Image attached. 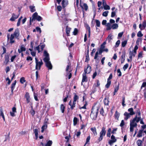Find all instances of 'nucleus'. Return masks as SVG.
Wrapping results in <instances>:
<instances>
[{"label":"nucleus","mask_w":146,"mask_h":146,"mask_svg":"<svg viewBox=\"0 0 146 146\" xmlns=\"http://www.w3.org/2000/svg\"><path fill=\"white\" fill-rule=\"evenodd\" d=\"M140 117H137V116H136L135 118L130 121V129L131 132L133 131V127H136L137 125V123L135 122V121H136L137 123H138L140 121Z\"/></svg>","instance_id":"obj_1"},{"label":"nucleus","mask_w":146,"mask_h":146,"mask_svg":"<svg viewBox=\"0 0 146 146\" xmlns=\"http://www.w3.org/2000/svg\"><path fill=\"white\" fill-rule=\"evenodd\" d=\"M98 110V108L96 105H95L93 107L90 115L91 117L93 119L95 120L96 118Z\"/></svg>","instance_id":"obj_2"},{"label":"nucleus","mask_w":146,"mask_h":146,"mask_svg":"<svg viewBox=\"0 0 146 146\" xmlns=\"http://www.w3.org/2000/svg\"><path fill=\"white\" fill-rule=\"evenodd\" d=\"M35 58L36 63L35 69L37 70H39L43 64L42 61L41 60L40 61H38L37 58L36 57Z\"/></svg>","instance_id":"obj_3"},{"label":"nucleus","mask_w":146,"mask_h":146,"mask_svg":"<svg viewBox=\"0 0 146 146\" xmlns=\"http://www.w3.org/2000/svg\"><path fill=\"white\" fill-rule=\"evenodd\" d=\"M71 69L70 66L69 65H68L66 68V72L67 74L66 76H68L69 79H70L72 76V74L71 72Z\"/></svg>","instance_id":"obj_4"},{"label":"nucleus","mask_w":146,"mask_h":146,"mask_svg":"<svg viewBox=\"0 0 146 146\" xmlns=\"http://www.w3.org/2000/svg\"><path fill=\"white\" fill-rule=\"evenodd\" d=\"M105 129L106 128L104 127H102V130L100 133V136L99 139V141H101L103 137L105 135L106 132Z\"/></svg>","instance_id":"obj_5"},{"label":"nucleus","mask_w":146,"mask_h":146,"mask_svg":"<svg viewBox=\"0 0 146 146\" xmlns=\"http://www.w3.org/2000/svg\"><path fill=\"white\" fill-rule=\"evenodd\" d=\"M138 48V47L137 45H136L135 47L133 52H130L129 53V58L131 60L132 59V56H133L134 57L135 56L136 53V50Z\"/></svg>","instance_id":"obj_6"},{"label":"nucleus","mask_w":146,"mask_h":146,"mask_svg":"<svg viewBox=\"0 0 146 146\" xmlns=\"http://www.w3.org/2000/svg\"><path fill=\"white\" fill-rule=\"evenodd\" d=\"M20 15V13L18 14H16L14 13L12 14L11 18L10 19V21H15L19 17Z\"/></svg>","instance_id":"obj_7"},{"label":"nucleus","mask_w":146,"mask_h":146,"mask_svg":"<svg viewBox=\"0 0 146 146\" xmlns=\"http://www.w3.org/2000/svg\"><path fill=\"white\" fill-rule=\"evenodd\" d=\"M44 57L43 59V60L44 62H46L50 60L49 54L46 51H44Z\"/></svg>","instance_id":"obj_8"},{"label":"nucleus","mask_w":146,"mask_h":146,"mask_svg":"<svg viewBox=\"0 0 146 146\" xmlns=\"http://www.w3.org/2000/svg\"><path fill=\"white\" fill-rule=\"evenodd\" d=\"M9 34H7V37L8 39H10V42L12 44L14 43L15 42V40H14V37H15V36L11 34V35L10 37L9 38Z\"/></svg>","instance_id":"obj_9"},{"label":"nucleus","mask_w":146,"mask_h":146,"mask_svg":"<svg viewBox=\"0 0 146 146\" xmlns=\"http://www.w3.org/2000/svg\"><path fill=\"white\" fill-rule=\"evenodd\" d=\"M128 118L131 116L135 114V112L133 111V109L132 108L128 109Z\"/></svg>","instance_id":"obj_10"},{"label":"nucleus","mask_w":146,"mask_h":146,"mask_svg":"<svg viewBox=\"0 0 146 146\" xmlns=\"http://www.w3.org/2000/svg\"><path fill=\"white\" fill-rule=\"evenodd\" d=\"M111 140L109 142V143L111 145L113 143L115 142L116 141V139L113 135H112L111 137Z\"/></svg>","instance_id":"obj_11"},{"label":"nucleus","mask_w":146,"mask_h":146,"mask_svg":"<svg viewBox=\"0 0 146 146\" xmlns=\"http://www.w3.org/2000/svg\"><path fill=\"white\" fill-rule=\"evenodd\" d=\"M19 30L18 29H16L14 33L12 34L16 38H18L19 35Z\"/></svg>","instance_id":"obj_12"},{"label":"nucleus","mask_w":146,"mask_h":146,"mask_svg":"<svg viewBox=\"0 0 146 146\" xmlns=\"http://www.w3.org/2000/svg\"><path fill=\"white\" fill-rule=\"evenodd\" d=\"M45 62V63L46 66L49 69H52V66L50 60L46 62Z\"/></svg>","instance_id":"obj_13"},{"label":"nucleus","mask_w":146,"mask_h":146,"mask_svg":"<svg viewBox=\"0 0 146 146\" xmlns=\"http://www.w3.org/2000/svg\"><path fill=\"white\" fill-rule=\"evenodd\" d=\"M25 97L26 99L27 102L28 103H29L30 102L31 100L30 96L29 95V93L28 92H27L25 95Z\"/></svg>","instance_id":"obj_14"},{"label":"nucleus","mask_w":146,"mask_h":146,"mask_svg":"<svg viewBox=\"0 0 146 146\" xmlns=\"http://www.w3.org/2000/svg\"><path fill=\"white\" fill-rule=\"evenodd\" d=\"M38 16V14L37 13H35L33 15L32 17L33 18L32 19H31V18L30 19V22H31L33 21L34 20H35L36 19V17Z\"/></svg>","instance_id":"obj_15"},{"label":"nucleus","mask_w":146,"mask_h":146,"mask_svg":"<svg viewBox=\"0 0 146 146\" xmlns=\"http://www.w3.org/2000/svg\"><path fill=\"white\" fill-rule=\"evenodd\" d=\"M91 71V67L89 65H88L86 69L84 70V73L85 74H89L90 72Z\"/></svg>","instance_id":"obj_16"},{"label":"nucleus","mask_w":146,"mask_h":146,"mask_svg":"<svg viewBox=\"0 0 146 146\" xmlns=\"http://www.w3.org/2000/svg\"><path fill=\"white\" fill-rule=\"evenodd\" d=\"M20 49H19L18 51V52L20 53L23 51H25L26 50V48L25 47V46L23 45L20 46Z\"/></svg>","instance_id":"obj_17"},{"label":"nucleus","mask_w":146,"mask_h":146,"mask_svg":"<svg viewBox=\"0 0 146 146\" xmlns=\"http://www.w3.org/2000/svg\"><path fill=\"white\" fill-rule=\"evenodd\" d=\"M87 77L86 76V74L84 73L83 74V78L82 81V82H87Z\"/></svg>","instance_id":"obj_18"},{"label":"nucleus","mask_w":146,"mask_h":146,"mask_svg":"<svg viewBox=\"0 0 146 146\" xmlns=\"http://www.w3.org/2000/svg\"><path fill=\"white\" fill-rule=\"evenodd\" d=\"M78 96L76 95H75L73 98V104H76V102L77 100H78Z\"/></svg>","instance_id":"obj_19"},{"label":"nucleus","mask_w":146,"mask_h":146,"mask_svg":"<svg viewBox=\"0 0 146 146\" xmlns=\"http://www.w3.org/2000/svg\"><path fill=\"white\" fill-rule=\"evenodd\" d=\"M68 4L67 0H63L62 1V7H65Z\"/></svg>","instance_id":"obj_20"},{"label":"nucleus","mask_w":146,"mask_h":146,"mask_svg":"<svg viewBox=\"0 0 146 146\" xmlns=\"http://www.w3.org/2000/svg\"><path fill=\"white\" fill-rule=\"evenodd\" d=\"M91 131L93 133V134L95 136H96L97 135V133L96 131V129L95 127L92 128H91Z\"/></svg>","instance_id":"obj_21"},{"label":"nucleus","mask_w":146,"mask_h":146,"mask_svg":"<svg viewBox=\"0 0 146 146\" xmlns=\"http://www.w3.org/2000/svg\"><path fill=\"white\" fill-rule=\"evenodd\" d=\"M120 115V113L118 112L117 111H115V118L117 120H119V117Z\"/></svg>","instance_id":"obj_22"},{"label":"nucleus","mask_w":146,"mask_h":146,"mask_svg":"<svg viewBox=\"0 0 146 146\" xmlns=\"http://www.w3.org/2000/svg\"><path fill=\"white\" fill-rule=\"evenodd\" d=\"M69 104L70 106V108L72 110H73L76 104H74L73 102L72 103V102L71 101H70L69 102Z\"/></svg>","instance_id":"obj_23"},{"label":"nucleus","mask_w":146,"mask_h":146,"mask_svg":"<svg viewBox=\"0 0 146 146\" xmlns=\"http://www.w3.org/2000/svg\"><path fill=\"white\" fill-rule=\"evenodd\" d=\"M16 80L14 82H13L11 86V92H12L14 90L15 86L16 85Z\"/></svg>","instance_id":"obj_24"},{"label":"nucleus","mask_w":146,"mask_h":146,"mask_svg":"<svg viewBox=\"0 0 146 146\" xmlns=\"http://www.w3.org/2000/svg\"><path fill=\"white\" fill-rule=\"evenodd\" d=\"M34 131L36 137V139H37L38 138V130L37 129H35L34 130Z\"/></svg>","instance_id":"obj_25"},{"label":"nucleus","mask_w":146,"mask_h":146,"mask_svg":"<svg viewBox=\"0 0 146 146\" xmlns=\"http://www.w3.org/2000/svg\"><path fill=\"white\" fill-rule=\"evenodd\" d=\"M47 125L45 123L42 127L41 132L43 133L44 132V130L47 128Z\"/></svg>","instance_id":"obj_26"},{"label":"nucleus","mask_w":146,"mask_h":146,"mask_svg":"<svg viewBox=\"0 0 146 146\" xmlns=\"http://www.w3.org/2000/svg\"><path fill=\"white\" fill-rule=\"evenodd\" d=\"M71 28L67 27H66V33L67 36H69V33H70V30H71Z\"/></svg>","instance_id":"obj_27"},{"label":"nucleus","mask_w":146,"mask_h":146,"mask_svg":"<svg viewBox=\"0 0 146 146\" xmlns=\"http://www.w3.org/2000/svg\"><path fill=\"white\" fill-rule=\"evenodd\" d=\"M65 106L63 104H61L60 106V110H61L62 112L63 113L64 111Z\"/></svg>","instance_id":"obj_28"},{"label":"nucleus","mask_w":146,"mask_h":146,"mask_svg":"<svg viewBox=\"0 0 146 146\" xmlns=\"http://www.w3.org/2000/svg\"><path fill=\"white\" fill-rule=\"evenodd\" d=\"M29 8L30 9V11L31 12H34L36 10L35 7L33 5L30 6L29 7Z\"/></svg>","instance_id":"obj_29"},{"label":"nucleus","mask_w":146,"mask_h":146,"mask_svg":"<svg viewBox=\"0 0 146 146\" xmlns=\"http://www.w3.org/2000/svg\"><path fill=\"white\" fill-rule=\"evenodd\" d=\"M111 129L110 128H109L108 130V131L107 134V137H110L111 136Z\"/></svg>","instance_id":"obj_30"},{"label":"nucleus","mask_w":146,"mask_h":146,"mask_svg":"<svg viewBox=\"0 0 146 146\" xmlns=\"http://www.w3.org/2000/svg\"><path fill=\"white\" fill-rule=\"evenodd\" d=\"M143 130H140L137 135V136L138 137H140L142 136V133H143Z\"/></svg>","instance_id":"obj_31"},{"label":"nucleus","mask_w":146,"mask_h":146,"mask_svg":"<svg viewBox=\"0 0 146 146\" xmlns=\"http://www.w3.org/2000/svg\"><path fill=\"white\" fill-rule=\"evenodd\" d=\"M119 85L116 86H115L114 91L113 93V95H115V93L117 92L118 90H119Z\"/></svg>","instance_id":"obj_32"},{"label":"nucleus","mask_w":146,"mask_h":146,"mask_svg":"<svg viewBox=\"0 0 146 146\" xmlns=\"http://www.w3.org/2000/svg\"><path fill=\"white\" fill-rule=\"evenodd\" d=\"M104 103L105 105H108L109 103L108 99L106 98H105L104 100Z\"/></svg>","instance_id":"obj_33"},{"label":"nucleus","mask_w":146,"mask_h":146,"mask_svg":"<svg viewBox=\"0 0 146 146\" xmlns=\"http://www.w3.org/2000/svg\"><path fill=\"white\" fill-rule=\"evenodd\" d=\"M23 17L22 16L21 17L18 19L17 23V27L19 26L20 24V23H21V19Z\"/></svg>","instance_id":"obj_34"},{"label":"nucleus","mask_w":146,"mask_h":146,"mask_svg":"<svg viewBox=\"0 0 146 146\" xmlns=\"http://www.w3.org/2000/svg\"><path fill=\"white\" fill-rule=\"evenodd\" d=\"M105 10H110V6L106 4L103 6Z\"/></svg>","instance_id":"obj_35"},{"label":"nucleus","mask_w":146,"mask_h":146,"mask_svg":"<svg viewBox=\"0 0 146 146\" xmlns=\"http://www.w3.org/2000/svg\"><path fill=\"white\" fill-rule=\"evenodd\" d=\"M9 57L8 56H6L5 57V60L4 61V63L6 64H7L9 61Z\"/></svg>","instance_id":"obj_36"},{"label":"nucleus","mask_w":146,"mask_h":146,"mask_svg":"<svg viewBox=\"0 0 146 146\" xmlns=\"http://www.w3.org/2000/svg\"><path fill=\"white\" fill-rule=\"evenodd\" d=\"M118 27V25L117 24H113L112 26V28L113 29H117Z\"/></svg>","instance_id":"obj_37"},{"label":"nucleus","mask_w":146,"mask_h":146,"mask_svg":"<svg viewBox=\"0 0 146 146\" xmlns=\"http://www.w3.org/2000/svg\"><path fill=\"white\" fill-rule=\"evenodd\" d=\"M107 30H109L112 28V26H111V24L110 23H108L107 24Z\"/></svg>","instance_id":"obj_38"},{"label":"nucleus","mask_w":146,"mask_h":146,"mask_svg":"<svg viewBox=\"0 0 146 146\" xmlns=\"http://www.w3.org/2000/svg\"><path fill=\"white\" fill-rule=\"evenodd\" d=\"M137 143L138 146H141L142 141L140 140H138L137 141Z\"/></svg>","instance_id":"obj_39"},{"label":"nucleus","mask_w":146,"mask_h":146,"mask_svg":"<svg viewBox=\"0 0 146 146\" xmlns=\"http://www.w3.org/2000/svg\"><path fill=\"white\" fill-rule=\"evenodd\" d=\"M113 38V36L111 34L110 35L108 38H107V39L108 40L109 42H110V41Z\"/></svg>","instance_id":"obj_40"},{"label":"nucleus","mask_w":146,"mask_h":146,"mask_svg":"<svg viewBox=\"0 0 146 146\" xmlns=\"http://www.w3.org/2000/svg\"><path fill=\"white\" fill-rule=\"evenodd\" d=\"M111 83V81H107V83L105 86L106 87L108 88L109 87Z\"/></svg>","instance_id":"obj_41"},{"label":"nucleus","mask_w":146,"mask_h":146,"mask_svg":"<svg viewBox=\"0 0 146 146\" xmlns=\"http://www.w3.org/2000/svg\"><path fill=\"white\" fill-rule=\"evenodd\" d=\"M52 144V142L51 141L49 140L46 144L45 146H51Z\"/></svg>","instance_id":"obj_42"},{"label":"nucleus","mask_w":146,"mask_h":146,"mask_svg":"<svg viewBox=\"0 0 146 146\" xmlns=\"http://www.w3.org/2000/svg\"><path fill=\"white\" fill-rule=\"evenodd\" d=\"M108 13L109 11H106L103 13L102 15L104 17H107L108 16Z\"/></svg>","instance_id":"obj_43"},{"label":"nucleus","mask_w":146,"mask_h":146,"mask_svg":"<svg viewBox=\"0 0 146 146\" xmlns=\"http://www.w3.org/2000/svg\"><path fill=\"white\" fill-rule=\"evenodd\" d=\"M0 115L2 117V118L3 119V120L4 121H5V116H4V115L3 114V113L2 110L0 111Z\"/></svg>","instance_id":"obj_44"},{"label":"nucleus","mask_w":146,"mask_h":146,"mask_svg":"<svg viewBox=\"0 0 146 146\" xmlns=\"http://www.w3.org/2000/svg\"><path fill=\"white\" fill-rule=\"evenodd\" d=\"M74 125H75L77 123V118L76 117H75L73 120Z\"/></svg>","instance_id":"obj_45"},{"label":"nucleus","mask_w":146,"mask_h":146,"mask_svg":"<svg viewBox=\"0 0 146 146\" xmlns=\"http://www.w3.org/2000/svg\"><path fill=\"white\" fill-rule=\"evenodd\" d=\"M125 57V55L124 54H123L121 56V63H123L125 60V59L124 57Z\"/></svg>","instance_id":"obj_46"},{"label":"nucleus","mask_w":146,"mask_h":146,"mask_svg":"<svg viewBox=\"0 0 146 146\" xmlns=\"http://www.w3.org/2000/svg\"><path fill=\"white\" fill-rule=\"evenodd\" d=\"M82 8L84 9L86 11H87L88 9V7L87 5L86 4L83 5Z\"/></svg>","instance_id":"obj_47"},{"label":"nucleus","mask_w":146,"mask_h":146,"mask_svg":"<svg viewBox=\"0 0 146 146\" xmlns=\"http://www.w3.org/2000/svg\"><path fill=\"white\" fill-rule=\"evenodd\" d=\"M138 37H141L143 36V34L141 33V31H139L137 34Z\"/></svg>","instance_id":"obj_48"},{"label":"nucleus","mask_w":146,"mask_h":146,"mask_svg":"<svg viewBox=\"0 0 146 146\" xmlns=\"http://www.w3.org/2000/svg\"><path fill=\"white\" fill-rule=\"evenodd\" d=\"M117 75L118 76H120L121 75V73L120 71V70L119 69H118L117 71Z\"/></svg>","instance_id":"obj_49"},{"label":"nucleus","mask_w":146,"mask_h":146,"mask_svg":"<svg viewBox=\"0 0 146 146\" xmlns=\"http://www.w3.org/2000/svg\"><path fill=\"white\" fill-rule=\"evenodd\" d=\"M89 60V58L88 56V54L86 55V62H88Z\"/></svg>","instance_id":"obj_50"},{"label":"nucleus","mask_w":146,"mask_h":146,"mask_svg":"<svg viewBox=\"0 0 146 146\" xmlns=\"http://www.w3.org/2000/svg\"><path fill=\"white\" fill-rule=\"evenodd\" d=\"M20 82L22 84H23L25 82V78L24 77L21 78L20 79Z\"/></svg>","instance_id":"obj_51"},{"label":"nucleus","mask_w":146,"mask_h":146,"mask_svg":"<svg viewBox=\"0 0 146 146\" xmlns=\"http://www.w3.org/2000/svg\"><path fill=\"white\" fill-rule=\"evenodd\" d=\"M78 30L77 29H76V28H75L74 29V31L73 33V34L74 35H76L78 32Z\"/></svg>","instance_id":"obj_52"},{"label":"nucleus","mask_w":146,"mask_h":146,"mask_svg":"<svg viewBox=\"0 0 146 146\" xmlns=\"http://www.w3.org/2000/svg\"><path fill=\"white\" fill-rule=\"evenodd\" d=\"M32 109L30 111V113L32 115H33L35 114V111L33 109L32 106L31 107Z\"/></svg>","instance_id":"obj_53"},{"label":"nucleus","mask_w":146,"mask_h":146,"mask_svg":"<svg viewBox=\"0 0 146 146\" xmlns=\"http://www.w3.org/2000/svg\"><path fill=\"white\" fill-rule=\"evenodd\" d=\"M103 47H101L98 52V54H101L103 52Z\"/></svg>","instance_id":"obj_54"},{"label":"nucleus","mask_w":146,"mask_h":146,"mask_svg":"<svg viewBox=\"0 0 146 146\" xmlns=\"http://www.w3.org/2000/svg\"><path fill=\"white\" fill-rule=\"evenodd\" d=\"M85 26L88 31H90V27L88 25L86 24Z\"/></svg>","instance_id":"obj_55"},{"label":"nucleus","mask_w":146,"mask_h":146,"mask_svg":"<svg viewBox=\"0 0 146 146\" xmlns=\"http://www.w3.org/2000/svg\"><path fill=\"white\" fill-rule=\"evenodd\" d=\"M96 25L98 27H99L100 25V22L98 20H96Z\"/></svg>","instance_id":"obj_56"},{"label":"nucleus","mask_w":146,"mask_h":146,"mask_svg":"<svg viewBox=\"0 0 146 146\" xmlns=\"http://www.w3.org/2000/svg\"><path fill=\"white\" fill-rule=\"evenodd\" d=\"M124 115L125 117V119L127 120L128 119V113L126 112L124 114Z\"/></svg>","instance_id":"obj_57"},{"label":"nucleus","mask_w":146,"mask_h":146,"mask_svg":"<svg viewBox=\"0 0 146 146\" xmlns=\"http://www.w3.org/2000/svg\"><path fill=\"white\" fill-rule=\"evenodd\" d=\"M127 43V41H124L122 43V45L123 47H124Z\"/></svg>","instance_id":"obj_58"},{"label":"nucleus","mask_w":146,"mask_h":146,"mask_svg":"<svg viewBox=\"0 0 146 146\" xmlns=\"http://www.w3.org/2000/svg\"><path fill=\"white\" fill-rule=\"evenodd\" d=\"M128 68V64H126L123 67V69L124 71H125Z\"/></svg>","instance_id":"obj_59"},{"label":"nucleus","mask_w":146,"mask_h":146,"mask_svg":"<svg viewBox=\"0 0 146 146\" xmlns=\"http://www.w3.org/2000/svg\"><path fill=\"white\" fill-rule=\"evenodd\" d=\"M36 29L37 31L39 32L40 33H41V31L40 28L38 27H36Z\"/></svg>","instance_id":"obj_60"},{"label":"nucleus","mask_w":146,"mask_h":146,"mask_svg":"<svg viewBox=\"0 0 146 146\" xmlns=\"http://www.w3.org/2000/svg\"><path fill=\"white\" fill-rule=\"evenodd\" d=\"M124 124L125 123L124 122V120H123L121 121L120 126L121 127H122L124 125Z\"/></svg>","instance_id":"obj_61"},{"label":"nucleus","mask_w":146,"mask_h":146,"mask_svg":"<svg viewBox=\"0 0 146 146\" xmlns=\"http://www.w3.org/2000/svg\"><path fill=\"white\" fill-rule=\"evenodd\" d=\"M123 34V32H121L119 33L118 35V38H120L121 37Z\"/></svg>","instance_id":"obj_62"},{"label":"nucleus","mask_w":146,"mask_h":146,"mask_svg":"<svg viewBox=\"0 0 146 146\" xmlns=\"http://www.w3.org/2000/svg\"><path fill=\"white\" fill-rule=\"evenodd\" d=\"M142 25L144 29H145L146 27V21H144L143 22Z\"/></svg>","instance_id":"obj_63"},{"label":"nucleus","mask_w":146,"mask_h":146,"mask_svg":"<svg viewBox=\"0 0 146 146\" xmlns=\"http://www.w3.org/2000/svg\"><path fill=\"white\" fill-rule=\"evenodd\" d=\"M146 86V82H144L143 83L141 87V89H142L143 87H145Z\"/></svg>","instance_id":"obj_64"}]
</instances>
